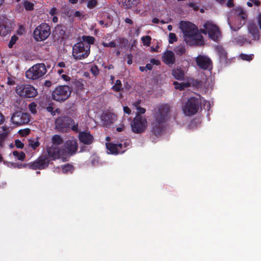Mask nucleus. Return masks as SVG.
<instances>
[{
  "mask_svg": "<svg viewBox=\"0 0 261 261\" xmlns=\"http://www.w3.org/2000/svg\"><path fill=\"white\" fill-rule=\"evenodd\" d=\"M172 75L177 80L182 81L185 79L184 71L180 68H175L172 69Z\"/></svg>",
  "mask_w": 261,
  "mask_h": 261,
  "instance_id": "22",
  "label": "nucleus"
},
{
  "mask_svg": "<svg viewBox=\"0 0 261 261\" xmlns=\"http://www.w3.org/2000/svg\"><path fill=\"white\" fill-rule=\"evenodd\" d=\"M195 62L198 67L202 70L211 71L213 69L212 61L206 56L198 55L195 58Z\"/></svg>",
  "mask_w": 261,
  "mask_h": 261,
  "instance_id": "17",
  "label": "nucleus"
},
{
  "mask_svg": "<svg viewBox=\"0 0 261 261\" xmlns=\"http://www.w3.org/2000/svg\"><path fill=\"white\" fill-rule=\"evenodd\" d=\"M150 63L156 65H159L160 64V62L155 59H151L150 60Z\"/></svg>",
  "mask_w": 261,
  "mask_h": 261,
  "instance_id": "52",
  "label": "nucleus"
},
{
  "mask_svg": "<svg viewBox=\"0 0 261 261\" xmlns=\"http://www.w3.org/2000/svg\"><path fill=\"white\" fill-rule=\"evenodd\" d=\"M239 58L242 60L250 62L253 60V59L254 58V55L253 54L247 55V54H245L242 53V54H240Z\"/></svg>",
  "mask_w": 261,
  "mask_h": 261,
  "instance_id": "32",
  "label": "nucleus"
},
{
  "mask_svg": "<svg viewBox=\"0 0 261 261\" xmlns=\"http://www.w3.org/2000/svg\"><path fill=\"white\" fill-rule=\"evenodd\" d=\"M72 88L67 85L58 86L51 93L52 98L58 102H64L70 96Z\"/></svg>",
  "mask_w": 261,
  "mask_h": 261,
  "instance_id": "6",
  "label": "nucleus"
},
{
  "mask_svg": "<svg viewBox=\"0 0 261 261\" xmlns=\"http://www.w3.org/2000/svg\"><path fill=\"white\" fill-rule=\"evenodd\" d=\"M102 120L106 126H110L113 123L112 116L110 114H106L102 116Z\"/></svg>",
  "mask_w": 261,
  "mask_h": 261,
  "instance_id": "28",
  "label": "nucleus"
},
{
  "mask_svg": "<svg viewBox=\"0 0 261 261\" xmlns=\"http://www.w3.org/2000/svg\"><path fill=\"white\" fill-rule=\"evenodd\" d=\"M13 154L20 161H23L25 157V153L22 151L19 152L18 151H14L13 152Z\"/></svg>",
  "mask_w": 261,
  "mask_h": 261,
  "instance_id": "36",
  "label": "nucleus"
},
{
  "mask_svg": "<svg viewBox=\"0 0 261 261\" xmlns=\"http://www.w3.org/2000/svg\"><path fill=\"white\" fill-rule=\"evenodd\" d=\"M218 53L221 61L226 62L227 54L223 49L218 50Z\"/></svg>",
  "mask_w": 261,
  "mask_h": 261,
  "instance_id": "37",
  "label": "nucleus"
},
{
  "mask_svg": "<svg viewBox=\"0 0 261 261\" xmlns=\"http://www.w3.org/2000/svg\"><path fill=\"white\" fill-rule=\"evenodd\" d=\"M107 149L112 154H118V150L117 147V144H114L112 143H108L106 144Z\"/></svg>",
  "mask_w": 261,
  "mask_h": 261,
  "instance_id": "27",
  "label": "nucleus"
},
{
  "mask_svg": "<svg viewBox=\"0 0 261 261\" xmlns=\"http://www.w3.org/2000/svg\"><path fill=\"white\" fill-rule=\"evenodd\" d=\"M11 120L14 124L17 126L27 124L30 122V115L27 113L20 111L16 112L11 116Z\"/></svg>",
  "mask_w": 261,
  "mask_h": 261,
  "instance_id": "15",
  "label": "nucleus"
},
{
  "mask_svg": "<svg viewBox=\"0 0 261 261\" xmlns=\"http://www.w3.org/2000/svg\"><path fill=\"white\" fill-rule=\"evenodd\" d=\"M129 146V143L125 141L117 144V147L118 153H123L127 149V147Z\"/></svg>",
  "mask_w": 261,
  "mask_h": 261,
  "instance_id": "25",
  "label": "nucleus"
},
{
  "mask_svg": "<svg viewBox=\"0 0 261 261\" xmlns=\"http://www.w3.org/2000/svg\"><path fill=\"white\" fill-rule=\"evenodd\" d=\"M15 144L17 148L22 149L24 147V144L21 141L18 139L15 141Z\"/></svg>",
  "mask_w": 261,
  "mask_h": 261,
  "instance_id": "45",
  "label": "nucleus"
},
{
  "mask_svg": "<svg viewBox=\"0 0 261 261\" xmlns=\"http://www.w3.org/2000/svg\"><path fill=\"white\" fill-rule=\"evenodd\" d=\"M64 155L66 156V161L70 156L74 155L77 151L78 143L75 139L67 140L64 144Z\"/></svg>",
  "mask_w": 261,
  "mask_h": 261,
  "instance_id": "14",
  "label": "nucleus"
},
{
  "mask_svg": "<svg viewBox=\"0 0 261 261\" xmlns=\"http://www.w3.org/2000/svg\"><path fill=\"white\" fill-rule=\"evenodd\" d=\"M147 126L146 119L140 114H137L131 122L132 131L136 134L144 133Z\"/></svg>",
  "mask_w": 261,
  "mask_h": 261,
  "instance_id": "11",
  "label": "nucleus"
},
{
  "mask_svg": "<svg viewBox=\"0 0 261 261\" xmlns=\"http://www.w3.org/2000/svg\"><path fill=\"white\" fill-rule=\"evenodd\" d=\"M173 85L176 89L182 91L185 88L189 87L190 84L189 82L179 83L178 82L175 81L173 82Z\"/></svg>",
  "mask_w": 261,
  "mask_h": 261,
  "instance_id": "24",
  "label": "nucleus"
},
{
  "mask_svg": "<svg viewBox=\"0 0 261 261\" xmlns=\"http://www.w3.org/2000/svg\"><path fill=\"white\" fill-rule=\"evenodd\" d=\"M90 53V45L80 41L75 43L72 47V56L75 60H81L87 58Z\"/></svg>",
  "mask_w": 261,
  "mask_h": 261,
  "instance_id": "5",
  "label": "nucleus"
},
{
  "mask_svg": "<svg viewBox=\"0 0 261 261\" xmlns=\"http://www.w3.org/2000/svg\"><path fill=\"white\" fill-rule=\"evenodd\" d=\"M29 145L34 150L36 149L40 145V143L38 140V138L30 140L29 141Z\"/></svg>",
  "mask_w": 261,
  "mask_h": 261,
  "instance_id": "34",
  "label": "nucleus"
},
{
  "mask_svg": "<svg viewBox=\"0 0 261 261\" xmlns=\"http://www.w3.org/2000/svg\"><path fill=\"white\" fill-rule=\"evenodd\" d=\"M52 145L58 146L63 143L62 138L59 135H54L51 137Z\"/></svg>",
  "mask_w": 261,
  "mask_h": 261,
  "instance_id": "26",
  "label": "nucleus"
},
{
  "mask_svg": "<svg viewBox=\"0 0 261 261\" xmlns=\"http://www.w3.org/2000/svg\"><path fill=\"white\" fill-rule=\"evenodd\" d=\"M23 6L24 8L26 11H32L34 9V3L28 1L27 0H25L23 2Z\"/></svg>",
  "mask_w": 261,
  "mask_h": 261,
  "instance_id": "29",
  "label": "nucleus"
},
{
  "mask_svg": "<svg viewBox=\"0 0 261 261\" xmlns=\"http://www.w3.org/2000/svg\"><path fill=\"white\" fill-rule=\"evenodd\" d=\"M11 31V24L7 20H0V36H5Z\"/></svg>",
  "mask_w": 261,
  "mask_h": 261,
  "instance_id": "20",
  "label": "nucleus"
},
{
  "mask_svg": "<svg viewBox=\"0 0 261 261\" xmlns=\"http://www.w3.org/2000/svg\"><path fill=\"white\" fill-rule=\"evenodd\" d=\"M83 42H86L87 43V44L90 45L93 44L95 40V38L93 36H83L82 37Z\"/></svg>",
  "mask_w": 261,
  "mask_h": 261,
  "instance_id": "31",
  "label": "nucleus"
},
{
  "mask_svg": "<svg viewBox=\"0 0 261 261\" xmlns=\"http://www.w3.org/2000/svg\"><path fill=\"white\" fill-rule=\"evenodd\" d=\"M50 34V27L46 23H42L33 31V37L37 41H44Z\"/></svg>",
  "mask_w": 261,
  "mask_h": 261,
  "instance_id": "10",
  "label": "nucleus"
},
{
  "mask_svg": "<svg viewBox=\"0 0 261 261\" xmlns=\"http://www.w3.org/2000/svg\"><path fill=\"white\" fill-rule=\"evenodd\" d=\"M61 76L63 79L66 82L69 81L71 79V78L66 74H62Z\"/></svg>",
  "mask_w": 261,
  "mask_h": 261,
  "instance_id": "55",
  "label": "nucleus"
},
{
  "mask_svg": "<svg viewBox=\"0 0 261 261\" xmlns=\"http://www.w3.org/2000/svg\"><path fill=\"white\" fill-rule=\"evenodd\" d=\"M180 29L184 35V40L191 45L201 46L203 45L202 35L198 33L197 27L189 22L181 21Z\"/></svg>",
  "mask_w": 261,
  "mask_h": 261,
  "instance_id": "2",
  "label": "nucleus"
},
{
  "mask_svg": "<svg viewBox=\"0 0 261 261\" xmlns=\"http://www.w3.org/2000/svg\"><path fill=\"white\" fill-rule=\"evenodd\" d=\"M229 17L231 19V22L229 21V27L232 30L237 31L245 24L247 14L242 7H236L229 11Z\"/></svg>",
  "mask_w": 261,
  "mask_h": 261,
  "instance_id": "3",
  "label": "nucleus"
},
{
  "mask_svg": "<svg viewBox=\"0 0 261 261\" xmlns=\"http://www.w3.org/2000/svg\"><path fill=\"white\" fill-rule=\"evenodd\" d=\"M58 66L60 67L64 68L65 67V63L64 62H60L58 63Z\"/></svg>",
  "mask_w": 261,
  "mask_h": 261,
  "instance_id": "62",
  "label": "nucleus"
},
{
  "mask_svg": "<svg viewBox=\"0 0 261 261\" xmlns=\"http://www.w3.org/2000/svg\"><path fill=\"white\" fill-rule=\"evenodd\" d=\"M51 85V83L49 81H46L44 83V86L47 87H49Z\"/></svg>",
  "mask_w": 261,
  "mask_h": 261,
  "instance_id": "61",
  "label": "nucleus"
},
{
  "mask_svg": "<svg viewBox=\"0 0 261 261\" xmlns=\"http://www.w3.org/2000/svg\"><path fill=\"white\" fill-rule=\"evenodd\" d=\"M5 120V118L4 115L2 113L0 112V125L2 124Z\"/></svg>",
  "mask_w": 261,
  "mask_h": 261,
  "instance_id": "60",
  "label": "nucleus"
},
{
  "mask_svg": "<svg viewBox=\"0 0 261 261\" xmlns=\"http://www.w3.org/2000/svg\"><path fill=\"white\" fill-rule=\"evenodd\" d=\"M47 110L48 112H50L52 114V115H55V113L54 111L53 108L52 107H50V106L47 107Z\"/></svg>",
  "mask_w": 261,
  "mask_h": 261,
  "instance_id": "57",
  "label": "nucleus"
},
{
  "mask_svg": "<svg viewBox=\"0 0 261 261\" xmlns=\"http://www.w3.org/2000/svg\"><path fill=\"white\" fill-rule=\"evenodd\" d=\"M57 8H55V7H53L49 11V14L52 16H54L55 15V14H56L57 13Z\"/></svg>",
  "mask_w": 261,
  "mask_h": 261,
  "instance_id": "49",
  "label": "nucleus"
},
{
  "mask_svg": "<svg viewBox=\"0 0 261 261\" xmlns=\"http://www.w3.org/2000/svg\"><path fill=\"white\" fill-rule=\"evenodd\" d=\"M248 29L252 39L258 40L259 39V32L256 25L254 24H249Z\"/></svg>",
  "mask_w": 261,
  "mask_h": 261,
  "instance_id": "21",
  "label": "nucleus"
},
{
  "mask_svg": "<svg viewBox=\"0 0 261 261\" xmlns=\"http://www.w3.org/2000/svg\"><path fill=\"white\" fill-rule=\"evenodd\" d=\"M102 45L105 47H116V43L113 41H110L109 43H106V42H103L102 43Z\"/></svg>",
  "mask_w": 261,
  "mask_h": 261,
  "instance_id": "44",
  "label": "nucleus"
},
{
  "mask_svg": "<svg viewBox=\"0 0 261 261\" xmlns=\"http://www.w3.org/2000/svg\"><path fill=\"white\" fill-rule=\"evenodd\" d=\"M159 18L156 17L153 18L152 19V22L153 23H159Z\"/></svg>",
  "mask_w": 261,
  "mask_h": 261,
  "instance_id": "63",
  "label": "nucleus"
},
{
  "mask_svg": "<svg viewBox=\"0 0 261 261\" xmlns=\"http://www.w3.org/2000/svg\"><path fill=\"white\" fill-rule=\"evenodd\" d=\"M16 93L21 97L33 98L37 94V90L30 84H20L16 87Z\"/></svg>",
  "mask_w": 261,
  "mask_h": 261,
  "instance_id": "8",
  "label": "nucleus"
},
{
  "mask_svg": "<svg viewBox=\"0 0 261 261\" xmlns=\"http://www.w3.org/2000/svg\"><path fill=\"white\" fill-rule=\"evenodd\" d=\"M146 70H151L152 69V65L150 63H148L145 66Z\"/></svg>",
  "mask_w": 261,
  "mask_h": 261,
  "instance_id": "58",
  "label": "nucleus"
},
{
  "mask_svg": "<svg viewBox=\"0 0 261 261\" xmlns=\"http://www.w3.org/2000/svg\"><path fill=\"white\" fill-rule=\"evenodd\" d=\"M204 29L201 31L202 33L208 34L210 38L214 41H216L220 34L219 28L215 24L207 22L203 25Z\"/></svg>",
  "mask_w": 261,
  "mask_h": 261,
  "instance_id": "16",
  "label": "nucleus"
},
{
  "mask_svg": "<svg viewBox=\"0 0 261 261\" xmlns=\"http://www.w3.org/2000/svg\"><path fill=\"white\" fill-rule=\"evenodd\" d=\"M74 16L77 17H80L82 15L81 13L79 11H76L74 13Z\"/></svg>",
  "mask_w": 261,
  "mask_h": 261,
  "instance_id": "64",
  "label": "nucleus"
},
{
  "mask_svg": "<svg viewBox=\"0 0 261 261\" xmlns=\"http://www.w3.org/2000/svg\"><path fill=\"white\" fill-rule=\"evenodd\" d=\"M48 158L51 160H56L61 159L63 161H66V156L64 155V149H61L58 146L51 145L46 148Z\"/></svg>",
  "mask_w": 261,
  "mask_h": 261,
  "instance_id": "13",
  "label": "nucleus"
},
{
  "mask_svg": "<svg viewBox=\"0 0 261 261\" xmlns=\"http://www.w3.org/2000/svg\"><path fill=\"white\" fill-rule=\"evenodd\" d=\"M62 171L64 173H72L74 168V167L70 164H67L62 167Z\"/></svg>",
  "mask_w": 261,
  "mask_h": 261,
  "instance_id": "30",
  "label": "nucleus"
},
{
  "mask_svg": "<svg viewBox=\"0 0 261 261\" xmlns=\"http://www.w3.org/2000/svg\"><path fill=\"white\" fill-rule=\"evenodd\" d=\"M50 160L46 155H41L33 162L28 163V166L33 170L44 169L48 167Z\"/></svg>",
  "mask_w": 261,
  "mask_h": 261,
  "instance_id": "12",
  "label": "nucleus"
},
{
  "mask_svg": "<svg viewBox=\"0 0 261 261\" xmlns=\"http://www.w3.org/2000/svg\"><path fill=\"white\" fill-rule=\"evenodd\" d=\"M138 113L137 114H143L145 113L146 110L144 108L138 107L137 108Z\"/></svg>",
  "mask_w": 261,
  "mask_h": 261,
  "instance_id": "48",
  "label": "nucleus"
},
{
  "mask_svg": "<svg viewBox=\"0 0 261 261\" xmlns=\"http://www.w3.org/2000/svg\"><path fill=\"white\" fill-rule=\"evenodd\" d=\"M142 43L144 45L149 46L151 44V38L150 36L147 35L141 38Z\"/></svg>",
  "mask_w": 261,
  "mask_h": 261,
  "instance_id": "38",
  "label": "nucleus"
},
{
  "mask_svg": "<svg viewBox=\"0 0 261 261\" xmlns=\"http://www.w3.org/2000/svg\"><path fill=\"white\" fill-rule=\"evenodd\" d=\"M18 40V37L16 35H13L11 37V39L9 41L8 46L9 48H12L13 46L15 44L16 41Z\"/></svg>",
  "mask_w": 261,
  "mask_h": 261,
  "instance_id": "43",
  "label": "nucleus"
},
{
  "mask_svg": "<svg viewBox=\"0 0 261 261\" xmlns=\"http://www.w3.org/2000/svg\"><path fill=\"white\" fill-rule=\"evenodd\" d=\"M174 51L176 54V55L178 56H182L186 52V48L185 46L184 45H179L178 46L176 47L174 49Z\"/></svg>",
  "mask_w": 261,
  "mask_h": 261,
  "instance_id": "33",
  "label": "nucleus"
},
{
  "mask_svg": "<svg viewBox=\"0 0 261 261\" xmlns=\"http://www.w3.org/2000/svg\"><path fill=\"white\" fill-rule=\"evenodd\" d=\"M189 6L192 8L195 11H198L199 10V6L196 3H190Z\"/></svg>",
  "mask_w": 261,
  "mask_h": 261,
  "instance_id": "47",
  "label": "nucleus"
},
{
  "mask_svg": "<svg viewBox=\"0 0 261 261\" xmlns=\"http://www.w3.org/2000/svg\"><path fill=\"white\" fill-rule=\"evenodd\" d=\"M78 138L80 142L85 145H90L94 141L93 136L89 132L86 131L79 132Z\"/></svg>",
  "mask_w": 261,
  "mask_h": 261,
  "instance_id": "19",
  "label": "nucleus"
},
{
  "mask_svg": "<svg viewBox=\"0 0 261 261\" xmlns=\"http://www.w3.org/2000/svg\"><path fill=\"white\" fill-rule=\"evenodd\" d=\"M177 38L176 35L173 33H170L169 34V43L170 44H172L174 42L177 41Z\"/></svg>",
  "mask_w": 261,
  "mask_h": 261,
  "instance_id": "41",
  "label": "nucleus"
},
{
  "mask_svg": "<svg viewBox=\"0 0 261 261\" xmlns=\"http://www.w3.org/2000/svg\"><path fill=\"white\" fill-rule=\"evenodd\" d=\"M170 111L169 105L161 106L158 111L154 114V120L151 123L150 138L152 142H156V138L160 137L163 133V124L165 121Z\"/></svg>",
  "mask_w": 261,
  "mask_h": 261,
  "instance_id": "1",
  "label": "nucleus"
},
{
  "mask_svg": "<svg viewBox=\"0 0 261 261\" xmlns=\"http://www.w3.org/2000/svg\"><path fill=\"white\" fill-rule=\"evenodd\" d=\"M7 83L9 85H14L15 84V82L14 80H13L12 78L9 77H8Z\"/></svg>",
  "mask_w": 261,
  "mask_h": 261,
  "instance_id": "51",
  "label": "nucleus"
},
{
  "mask_svg": "<svg viewBox=\"0 0 261 261\" xmlns=\"http://www.w3.org/2000/svg\"><path fill=\"white\" fill-rule=\"evenodd\" d=\"M112 89L116 92H119L122 89L121 82L119 80H117L114 85L113 86Z\"/></svg>",
  "mask_w": 261,
  "mask_h": 261,
  "instance_id": "35",
  "label": "nucleus"
},
{
  "mask_svg": "<svg viewBox=\"0 0 261 261\" xmlns=\"http://www.w3.org/2000/svg\"><path fill=\"white\" fill-rule=\"evenodd\" d=\"M98 23L100 25H104V26L106 28L108 27L109 26H110V24L109 23H105L104 21L102 20H99L98 21Z\"/></svg>",
  "mask_w": 261,
  "mask_h": 261,
  "instance_id": "56",
  "label": "nucleus"
},
{
  "mask_svg": "<svg viewBox=\"0 0 261 261\" xmlns=\"http://www.w3.org/2000/svg\"><path fill=\"white\" fill-rule=\"evenodd\" d=\"M127 64H129V65L132 64V63H133V61H132L133 56H132V55L131 54H128L127 56Z\"/></svg>",
  "mask_w": 261,
  "mask_h": 261,
  "instance_id": "50",
  "label": "nucleus"
},
{
  "mask_svg": "<svg viewBox=\"0 0 261 261\" xmlns=\"http://www.w3.org/2000/svg\"><path fill=\"white\" fill-rule=\"evenodd\" d=\"M56 129L59 132L67 133L70 129L73 132H79L78 123H75L74 120L69 116H60L55 121Z\"/></svg>",
  "mask_w": 261,
  "mask_h": 261,
  "instance_id": "4",
  "label": "nucleus"
},
{
  "mask_svg": "<svg viewBox=\"0 0 261 261\" xmlns=\"http://www.w3.org/2000/svg\"><path fill=\"white\" fill-rule=\"evenodd\" d=\"M90 71L94 76H96L99 73V70L96 65H92L91 67Z\"/></svg>",
  "mask_w": 261,
  "mask_h": 261,
  "instance_id": "42",
  "label": "nucleus"
},
{
  "mask_svg": "<svg viewBox=\"0 0 261 261\" xmlns=\"http://www.w3.org/2000/svg\"><path fill=\"white\" fill-rule=\"evenodd\" d=\"M122 5L125 7L126 8H130L133 7H135L138 5L140 3L139 0H121Z\"/></svg>",
  "mask_w": 261,
  "mask_h": 261,
  "instance_id": "23",
  "label": "nucleus"
},
{
  "mask_svg": "<svg viewBox=\"0 0 261 261\" xmlns=\"http://www.w3.org/2000/svg\"><path fill=\"white\" fill-rule=\"evenodd\" d=\"M36 107L37 104L34 102H31L29 105V110L33 114H35L37 113Z\"/></svg>",
  "mask_w": 261,
  "mask_h": 261,
  "instance_id": "40",
  "label": "nucleus"
},
{
  "mask_svg": "<svg viewBox=\"0 0 261 261\" xmlns=\"http://www.w3.org/2000/svg\"><path fill=\"white\" fill-rule=\"evenodd\" d=\"M12 166L14 168L17 167L18 168H24V167H28V164H16V163H12Z\"/></svg>",
  "mask_w": 261,
  "mask_h": 261,
  "instance_id": "46",
  "label": "nucleus"
},
{
  "mask_svg": "<svg viewBox=\"0 0 261 261\" xmlns=\"http://www.w3.org/2000/svg\"><path fill=\"white\" fill-rule=\"evenodd\" d=\"M200 105V101L197 98L191 97L185 103L182 110L186 115L192 116L197 113Z\"/></svg>",
  "mask_w": 261,
  "mask_h": 261,
  "instance_id": "9",
  "label": "nucleus"
},
{
  "mask_svg": "<svg viewBox=\"0 0 261 261\" xmlns=\"http://www.w3.org/2000/svg\"><path fill=\"white\" fill-rule=\"evenodd\" d=\"M162 60L163 63L169 67H172L175 63L174 53L169 50L165 51L162 56Z\"/></svg>",
  "mask_w": 261,
  "mask_h": 261,
  "instance_id": "18",
  "label": "nucleus"
},
{
  "mask_svg": "<svg viewBox=\"0 0 261 261\" xmlns=\"http://www.w3.org/2000/svg\"><path fill=\"white\" fill-rule=\"evenodd\" d=\"M124 21L127 23H129L130 24H133V21L129 18H126Z\"/></svg>",
  "mask_w": 261,
  "mask_h": 261,
  "instance_id": "59",
  "label": "nucleus"
},
{
  "mask_svg": "<svg viewBox=\"0 0 261 261\" xmlns=\"http://www.w3.org/2000/svg\"><path fill=\"white\" fill-rule=\"evenodd\" d=\"M124 112L128 115H129L131 113L130 109L127 106L124 107L123 108Z\"/></svg>",
  "mask_w": 261,
  "mask_h": 261,
  "instance_id": "54",
  "label": "nucleus"
},
{
  "mask_svg": "<svg viewBox=\"0 0 261 261\" xmlns=\"http://www.w3.org/2000/svg\"><path fill=\"white\" fill-rule=\"evenodd\" d=\"M46 72L45 64L38 63L34 65L25 72V76L28 79L36 80L43 77Z\"/></svg>",
  "mask_w": 261,
  "mask_h": 261,
  "instance_id": "7",
  "label": "nucleus"
},
{
  "mask_svg": "<svg viewBox=\"0 0 261 261\" xmlns=\"http://www.w3.org/2000/svg\"><path fill=\"white\" fill-rule=\"evenodd\" d=\"M97 4V0H89L87 2V7L90 9H92L94 8Z\"/></svg>",
  "mask_w": 261,
  "mask_h": 261,
  "instance_id": "39",
  "label": "nucleus"
},
{
  "mask_svg": "<svg viewBox=\"0 0 261 261\" xmlns=\"http://www.w3.org/2000/svg\"><path fill=\"white\" fill-rule=\"evenodd\" d=\"M249 42V43H251V41H248L247 39L246 38H242L241 39H240L239 41V42L238 43L240 44V45H242L243 44V43H244L245 42Z\"/></svg>",
  "mask_w": 261,
  "mask_h": 261,
  "instance_id": "53",
  "label": "nucleus"
}]
</instances>
